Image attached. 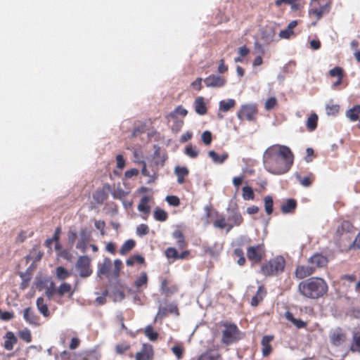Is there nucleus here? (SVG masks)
<instances>
[{"instance_id":"obj_14","label":"nucleus","mask_w":360,"mask_h":360,"mask_svg":"<svg viewBox=\"0 0 360 360\" xmlns=\"http://www.w3.org/2000/svg\"><path fill=\"white\" fill-rule=\"evenodd\" d=\"M314 267L311 266H298L295 269V276L299 279L306 278L314 274Z\"/></svg>"},{"instance_id":"obj_25","label":"nucleus","mask_w":360,"mask_h":360,"mask_svg":"<svg viewBox=\"0 0 360 360\" xmlns=\"http://www.w3.org/2000/svg\"><path fill=\"white\" fill-rule=\"evenodd\" d=\"M36 304L37 309L44 317H49L50 316V311L49 310L47 304L45 302L43 297H39L37 300Z\"/></svg>"},{"instance_id":"obj_45","label":"nucleus","mask_w":360,"mask_h":360,"mask_svg":"<svg viewBox=\"0 0 360 360\" xmlns=\"http://www.w3.org/2000/svg\"><path fill=\"white\" fill-rule=\"evenodd\" d=\"M70 276V273L63 266L56 268V276L60 280H64Z\"/></svg>"},{"instance_id":"obj_27","label":"nucleus","mask_w":360,"mask_h":360,"mask_svg":"<svg viewBox=\"0 0 360 360\" xmlns=\"http://www.w3.org/2000/svg\"><path fill=\"white\" fill-rule=\"evenodd\" d=\"M112 266L111 260L109 258H105L103 262L99 265L98 276L106 275L109 273Z\"/></svg>"},{"instance_id":"obj_43","label":"nucleus","mask_w":360,"mask_h":360,"mask_svg":"<svg viewBox=\"0 0 360 360\" xmlns=\"http://www.w3.org/2000/svg\"><path fill=\"white\" fill-rule=\"evenodd\" d=\"M154 217L156 220L164 221L167 218V214L162 209H156L154 212Z\"/></svg>"},{"instance_id":"obj_8","label":"nucleus","mask_w":360,"mask_h":360,"mask_svg":"<svg viewBox=\"0 0 360 360\" xmlns=\"http://www.w3.org/2000/svg\"><path fill=\"white\" fill-rule=\"evenodd\" d=\"M226 79L224 77L212 75L204 79V82L207 87L219 88L226 84Z\"/></svg>"},{"instance_id":"obj_44","label":"nucleus","mask_w":360,"mask_h":360,"mask_svg":"<svg viewBox=\"0 0 360 360\" xmlns=\"http://www.w3.org/2000/svg\"><path fill=\"white\" fill-rule=\"evenodd\" d=\"M265 211L268 214L273 212V199L271 196H266L264 199Z\"/></svg>"},{"instance_id":"obj_26","label":"nucleus","mask_w":360,"mask_h":360,"mask_svg":"<svg viewBox=\"0 0 360 360\" xmlns=\"http://www.w3.org/2000/svg\"><path fill=\"white\" fill-rule=\"evenodd\" d=\"M209 157L216 164H222L225 160H227L229 155L227 153H224L221 155H218L215 151L210 150L208 152Z\"/></svg>"},{"instance_id":"obj_38","label":"nucleus","mask_w":360,"mask_h":360,"mask_svg":"<svg viewBox=\"0 0 360 360\" xmlns=\"http://www.w3.org/2000/svg\"><path fill=\"white\" fill-rule=\"evenodd\" d=\"M351 349L353 352H360V332H357L354 334Z\"/></svg>"},{"instance_id":"obj_19","label":"nucleus","mask_w":360,"mask_h":360,"mask_svg":"<svg viewBox=\"0 0 360 360\" xmlns=\"http://www.w3.org/2000/svg\"><path fill=\"white\" fill-rule=\"evenodd\" d=\"M194 107L196 113L200 115H203L207 112V107L204 101V98L199 96L195 98L194 102Z\"/></svg>"},{"instance_id":"obj_10","label":"nucleus","mask_w":360,"mask_h":360,"mask_svg":"<svg viewBox=\"0 0 360 360\" xmlns=\"http://www.w3.org/2000/svg\"><path fill=\"white\" fill-rule=\"evenodd\" d=\"M331 7V1L329 0L326 2L323 5H320L318 8L311 9L310 14L314 15L317 20L329 13Z\"/></svg>"},{"instance_id":"obj_59","label":"nucleus","mask_w":360,"mask_h":360,"mask_svg":"<svg viewBox=\"0 0 360 360\" xmlns=\"http://www.w3.org/2000/svg\"><path fill=\"white\" fill-rule=\"evenodd\" d=\"M129 349V346L127 344L117 345L115 347L117 353L122 354Z\"/></svg>"},{"instance_id":"obj_48","label":"nucleus","mask_w":360,"mask_h":360,"mask_svg":"<svg viewBox=\"0 0 360 360\" xmlns=\"http://www.w3.org/2000/svg\"><path fill=\"white\" fill-rule=\"evenodd\" d=\"M296 179L300 181V184L304 187H309L311 184V180L310 176H305L304 178H301L299 174H295Z\"/></svg>"},{"instance_id":"obj_41","label":"nucleus","mask_w":360,"mask_h":360,"mask_svg":"<svg viewBox=\"0 0 360 360\" xmlns=\"http://www.w3.org/2000/svg\"><path fill=\"white\" fill-rule=\"evenodd\" d=\"M185 153L191 158H195L198 155L199 151L195 146L189 145L186 147Z\"/></svg>"},{"instance_id":"obj_24","label":"nucleus","mask_w":360,"mask_h":360,"mask_svg":"<svg viewBox=\"0 0 360 360\" xmlns=\"http://www.w3.org/2000/svg\"><path fill=\"white\" fill-rule=\"evenodd\" d=\"M236 105L235 100L229 98L227 100L220 101L219 103V110L224 112H228L231 109L233 108Z\"/></svg>"},{"instance_id":"obj_28","label":"nucleus","mask_w":360,"mask_h":360,"mask_svg":"<svg viewBox=\"0 0 360 360\" xmlns=\"http://www.w3.org/2000/svg\"><path fill=\"white\" fill-rule=\"evenodd\" d=\"M285 318L288 321H290L297 328H302L306 327V326H307V323L304 321H302L300 319H295L293 316L291 312H290V311H286L285 313Z\"/></svg>"},{"instance_id":"obj_54","label":"nucleus","mask_w":360,"mask_h":360,"mask_svg":"<svg viewBox=\"0 0 360 360\" xmlns=\"http://www.w3.org/2000/svg\"><path fill=\"white\" fill-rule=\"evenodd\" d=\"M329 75L331 77H338V78L343 77V70L340 67H335L334 68L330 70Z\"/></svg>"},{"instance_id":"obj_11","label":"nucleus","mask_w":360,"mask_h":360,"mask_svg":"<svg viewBox=\"0 0 360 360\" xmlns=\"http://www.w3.org/2000/svg\"><path fill=\"white\" fill-rule=\"evenodd\" d=\"M153 355V352L152 346L144 344L141 350L136 353V360H151Z\"/></svg>"},{"instance_id":"obj_63","label":"nucleus","mask_w":360,"mask_h":360,"mask_svg":"<svg viewBox=\"0 0 360 360\" xmlns=\"http://www.w3.org/2000/svg\"><path fill=\"white\" fill-rule=\"evenodd\" d=\"M107 294H108V291L105 290L103 292L102 296H99V297H96V299L95 300V302L96 303V304L101 305V304H105V301H106L105 296L107 295Z\"/></svg>"},{"instance_id":"obj_23","label":"nucleus","mask_w":360,"mask_h":360,"mask_svg":"<svg viewBox=\"0 0 360 360\" xmlns=\"http://www.w3.org/2000/svg\"><path fill=\"white\" fill-rule=\"evenodd\" d=\"M4 347L7 350H11L13 345L17 342V338L12 332H7L4 337Z\"/></svg>"},{"instance_id":"obj_39","label":"nucleus","mask_w":360,"mask_h":360,"mask_svg":"<svg viewBox=\"0 0 360 360\" xmlns=\"http://www.w3.org/2000/svg\"><path fill=\"white\" fill-rule=\"evenodd\" d=\"M255 198V194L252 191V188L250 186H244L243 188V198L245 200H253Z\"/></svg>"},{"instance_id":"obj_56","label":"nucleus","mask_w":360,"mask_h":360,"mask_svg":"<svg viewBox=\"0 0 360 360\" xmlns=\"http://www.w3.org/2000/svg\"><path fill=\"white\" fill-rule=\"evenodd\" d=\"M95 227L101 231V235L104 236L105 231L104 228L105 226V223L103 220H95L94 221Z\"/></svg>"},{"instance_id":"obj_58","label":"nucleus","mask_w":360,"mask_h":360,"mask_svg":"<svg viewBox=\"0 0 360 360\" xmlns=\"http://www.w3.org/2000/svg\"><path fill=\"white\" fill-rule=\"evenodd\" d=\"M214 226L221 229H224L227 226L225 218L221 217L215 220Z\"/></svg>"},{"instance_id":"obj_29","label":"nucleus","mask_w":360,"mask_h":360,"mask_svg":"<svg viewBox=\"0 0 360 360\" xmlns=\"http://www.w3.org/2000/svg\"><path fill=\"white\" fill-rule=\"evenodd\" d=\"M297 25V24H288V26L287 27L286 29L280 31L278 34L280 38L289 39L292 37H294L295 33L293 29Z\"/></svg>"},{"instance_id":"obj_55","label":"nucleus","mask_w":360,"mask_h":360,"mask_svg":"<svg viewBox=\"0 0 360 360\" xmlns=\"http://www.w3.org/2000/svg\"><path fill=\"white\" fill-rule=\"evenodd\" d=\"M166 201L170 205L176 207L180 204V200L178 197L174 195H168L166 197Z\"/></svg>"},{"instance_id":"obj_5","label":"nucleus","mask_w":360,"mask_h":360,"mask_svg":"<svg viewBox=\"0 0 360 360\" xmlns=\"http://www.w3.org/2000/svg\"><path fill=\"white\" fill-rule=\"evenodd\" d=\"M90 262L91 260L87 256L79 257L76 264V269L81 277H88L91 274L92 271L89 268Z\"/></svg>"},{"instance_id":"obj_21","label":"nucleus","mask_w":360,"mask_h":360,"mask_svg":"<svg viewBox=\"0 0 360 360\" xmlns=\"http://www.w3.org/2000/svg\"><path fill=\"white\" fill-rule=\"evenodd\" d=\"M273 337L266 335L262 338L261 344L262 346V352L264 356H268L271 351V347L270 345V342L272 340Z\"/></svg>"},{"instance_id":"obj_33","label":"nucleus","mask_w":360,"mask_h":360,"mask_svg":"<svg viewBox=\"0 0 360 360\" xmlns=\"http://www.w3.org/2000/svg\"><path fill=\"white\" fill-rule=\"evenodd\" d=\"M340 105L334 104L332 101L328 102L326 105V112L328 115H335L338 113Z\"/></svg>"},{"instance_id":"obj_22","label":"nucleus","mask_w":360,"mask_h":360,"mask_svg":"<svg viewBox=\"0 0 360 360\" xmlns=\"http://www.w3.org/2000/svg\"><path fill=\"white\" fill-rule=\"evenodd\" d=\"M189 173L188 169L186 167H176L174 168V174L177 176V182L182 184L184 182V177Z\"/></svg>"},{"instance_id":"obj_15","label":"nucleus","mask_w":360,"mask_h":360,"mask_svg":"<svg viewBox=\"0 0 360 360\" xmlns=\"http://www.w3.org/2000/svg\"><path fill=\"white\" fill-rule=\"evenodd\" d=\"M331 343L335 346L342 345L346 340L345 335L339 330L333 332L330 336Z\"/></svg>"},{"instance_id":"obj_37","label":"nucleus","mask_w":360,"mask_h":360,"mask_svg":"<svg viewBox=\"0 0 360 360\" xmlns=\"http://www.w3.org/2000/svg\"><path fill=\"white\" fill-rule=\"evenodd\" d=\"M318 116L316 114H311L307 120V127L310 131H313L317 126Z\"/></svg>"},{"instance_id":"obj_20","label":"nucleus","mask_w":360,"mask_h":360,"mask_svg":"<svg viewBox=\"0 0 360 360\" xmlns=\"http://www.w3.org/2000/svg\"><path fill=\"white\" fill-rule=\"evenodd\" d=\"M297 206V202L294 199H288L286 201L283 202L281 206V210L283 213L288 214L292 212Z\"/></svg>"},{"instance_id":"obj_3","label":"nucleus","mask_w":360,"mask_h":360,"mask_svg":"<svg viewBox=\"0 0 360 360\" xmlns=\"http://www.w3.org/2000/svg\"><path fill=\"white\" fill-rule=\"evenodd\" d=\"M221 342L226 345L232 344L240 338V332L234 324H223Z\"/></svg>"},{"instance_id":"obj_2","label":"nucleus","mask_w":360,"mask_h":360,"mask_svg":"<svg viewBox=\"0 0 360 360\" xmlns=\"http://www.w3.org/2000/svg\"><path fill=\"white\" fill-rule=\"evenodd\" d=\"M298 290L303 296L316 299L326 293L328 285L323 279L313 277L301 282Z\"/></svg>"},{"instance_id":"obj_1","label":"nucleus","mask_w":360,"mask_h":360,"mask_svg":"<svg viewBox=\"0 0 360 360\" xmlns=\"http://www.w3.org/2000/svg\"><path fill=\"white\" fill-rule=\"evenodd\" d=\"M294 155L290 149L282 145L269 147L263 155L264 167L269 172L281 175L289 171L293 164Z\"/></svg>"},{"instance_id":"obj_42","label":"nucleus","mask_w":360,"mask_h":360,"mask_svg":"<svg viewBox=\"0 0 360 360\" xmlns=\"http://www.w3.org/2000/svg\"><path fill=\"white\" fill-rule=\"evenodd\" d=\"M145 334L148 338V339L151 341H155L157 340L158 334L155 332L152 326H148L145 329Z\"/></svg>"},{"instance_id":"obj_32","label":"nucleus","mask_w":360,"mask_h":360,"mask_svg":"<svg viewBox=\"0 0 360 360\" xmlns=\"http://www.w3.org/2000/svg\"><path fill=\"white\" fill-rule=\"evenodd\" d=\"M353 229V226L349 221H343L337 229V233L339 236L342 235L344 233H349Z\"/></svg>"},{"instance_id":"obj_50","label":"nucleus","mask_w":360,"mask_h":360,"mask_svg":"<svg viewBox=\"0 0 360 360\" xmlns=\"http://www.w3.org/2000/svg\"><path fill=\"white\" fill-rule=\"evenodd\" d=\"M262 272L264 275H273L275 274L273 267L270 262H269L267 264L263 265L261 269Z\"/></svg>"},{"instance_id":"obj_13","label":"nucleus","mask_w":360,"mask_h":360,"mask_svg":"<svg viewBox=\"0 0 360 360\" xmlns=\"http://www.w3.org/2000/svg\"><path fill=\"white\" fill-rule=\"evenodd\" d=\"M309 262L311 266H314L315 269L316 268L326 266L328 263V259L321 254H314L309 259Z\"/></svg>"},{"instance_id":"obj_35","label":"nucleus","mask_w":360,"mask_h":360,"mask_svg":"<svg viewBox=\"0 0 360 360\" xmlns=\"http://www.w3.org/2000/svg\"><path fill=\"white\" fill-rule=\"evenodd\" d=\"M135 246L134 240L129 239L124 242L120 248V253L122 255L127 254Z\"/></svg>"},{"instance_id":"obj_64","label":"nucleus","mask_w":360,"mask_h":360,"mask_svg":"<svg viewBox=\"0 0 360 360\" xmlns=\"http://www.w3.org/2000/svg\"><path fill=\"white\" fill-rule=\"evenodd\" d=\"M77 238V234L76 232L70 231L68 233V239L69 243L71 244V245H72L74 244Z\"/></svg>"},{"instance_id":"obj_12","label":"nucleus","mask_w":360,"mask_h":360,"mask_svg":"<svg viewBox=\"0 0 360 360\" xmlns=\"http://www.w3.org/2000/svg\"><path fill=\"white\" fill-rule=\"evenodd\" d=\"M23 318L30 325H39V317L35 314L34 309L31 307H27L24 309Z\"/></svg>"},{"instance_id":"obj_57","label":"nucleus","mask_w":360,"mask_h":360,"mask_svg":"<svg viewBox=\"0 0 360 360\" xmlns=\"http://www.w3.org/2000/svg\"><path fill=\"white\" fill-rule=\"evenodd\" d=\"M165 254L168 258L177 259V257H178V252H177L176 250L174 248H167L165 252Z\"/></svg>"},{"instance_id":"obj_31","label":"nucleus","mask_w":360,"mask_h":360,"mask_svg":"<svg viewBox=\"0 0 360 360\" xmlns=\"http://www.w3.org/2000/svg\"><path fill=\"white\" fill-rule=\"evenodd\" d=\"M360 113V105H355L354 108L348 110L346 112V116L352 121H356L358 120L359 114Z\"/></svg>"},{"instance_id":"obj_49","label":"nucleus","mask_w":360,"mask_h":360,"mask_svg":"<svg viewBox=\"0 0 360 360\" xmlns=\"http://www.w3.org/2000/svg\"><path fill=\"white\" fill-rule=\"evenodd\" d=\"M19 336L21 339L25 340L26 342H30L32 340V336L30 330L28 329H24L19 332Z\"/></svg>"},{"instance_id":"obj_4","label":"nucleus","mask_w":360,"mask_h":360,"mask_svg":"<svg viewBox=\"0 0 360 360\" xmlns=\"http://www.w3.org/2000/svg\"><path fill=\"white\" fill-rule=\"evenodd\" d=\"M257 113V105L255 104H245L240 107L237 112V117L243 121H254Z\"/></svg>"},{"instance_id":"obj_46","label":"nucleus","mask_w":360,"mask_h":360,"mask_svg":"<svg viewBox=\"0 0 360 360\" xmlns=\"http://www.w3.org/2000/svg\"><path fill=\"white\" fill-rule=\"evenodd\" d=\"M45 295L50 299L57 292L54 283L50 281L46 286Z\"/></svg>"},{"instance_id":"obj_53","label":"nucleus","mask_w":360,"mask_h":360,"mask_svg":"<svg viewBox=\"0 0 360 360\" xmlns=\"http://www.w3.org/2000/svg\"><path fill=\"white\" fill-rule=\"evenodd\" d=\"M148 231H149L148 226L143 224H140L136 228V233L139 236H143L146 235L148 233Z\"/></svg>"},{"instance_id":"obj_62","label":"nucleus","mask_w":360,"mask_h":360,"mask_svg":"<svg viewBox=\"0 0 360 360\" xmlns=\"http://www.w3.org/2000/svg\"><path fill=\"white\" fill-rule=\"evenodd\" d=\"M116 161H117V167L119 169L124 168L125 165V160L124 159V157L122 155H117L116 157Z\"/></svg>"},{"instance_id":"obj_18","label":"nucleus","mask_w":360,"mask_h":360,"mask_svg":"<svg viewBox=\"0 0 360 360\" xmlns=\"http://www.w3.org/2000/svg\"><path fill=\"white\" fill-rule=\"evenodd\" d=\"M272 265L275 274L283 271L285 266V260L282 257H277L269 261Z\"/></svg>"},{"instance_id":"obj_36","label":"nucleus","mask_w":360,"mask_h":360,"mask_svg":"<svg viewBox=\"0 0 360 360\" xmlns=\"http://www.w3.org/2000/svg\"><path fill=\"white\" fill-rule=\"evenodd\" d=\"M188 113V111L184 108L181 105L177 106L172 112L169 113L168 115V118L176 119L178 115L186 116Z\"/></svg>"},{"instance_id":"obj_34","label":"nucleus","mask_w":360,"mask_h":360,"mask_svg":"<svg viewBox=\"0 0 360 360\" xmlns=\"http://www.w3.org/2000/svg\"><path fill=\"white\" fill-rule=\"evenodd\" d=\"M265 295V290L263 287L259 286L257 291V295L254 296L251 300V305L257 306L259 301L262 300L263 296Z\"/></svg>"},{"instance_id":"obj_30","label":"nucleus","mask_w":360,"mask_h":360,"mask_svg":"<svg viewBox=\"0 0 360 360\" xmlns=\"http://www.w3.org/2000/svg\"><path fill=\"white\" fill-rule=\"evenodd\" d=\"M150 198L148 196H143L140 201V203L138 205V210L144 212L146 214H148L150 212V207L148 205Z\"/></svg>"},{"instance_id":"obj_52","label":"nucleus","mask_w":360,"mask_h":360,"mask_svg":"<svg viewBox=\"0 0 360 360\" xmlns=\"http://www.w3.org/2000/svg\"><path fill=\"white\" fill-rule=\"evenodd\" d=\"M276 104V98L275 97H271L266 101L264 107L266 110H270L274 108Z\"/></svg>"},{"instance_id":"obj_6","label":"nucleus","mask_w":360,"mask_h":360,"mask_svg":"<svg viewBox=\"0 0 360 360\" xmlns=\"http://www.w3.org/2000/svg\"><path fill=\"white\" fill-rule=\"evenodd\" d=\"M263 244L249 247L247 250V257L250 260L255 262H259L264 254Z\"/></svg>"},{"instance_id":"obj_61","label":"nucleus","mask_w":360,"mask_h":360,"mask_svg":"<svg viewBox=\"0 0 360 360\" xmlns=\"http://www.w3.org/2000/svg\"><path fill=\"white\" fill-rule=\"evenodd\" d=\"M172 352L177 357L178 359H180L182 356L183 349L180 346H174L172 348Z\"/></svg>"},{"instance_id":"obj_17","label":"nucleus","mask_w":360,"mask_h":360,"mask_svg":"<svg viewBox=\"0 0 360 360\" xmlns=\"http://www.w3.org/2000/svg\"><path fill=\"white\" fill-rule=\"evenodd\" d=\"M229 220L230 221V224L228 225L227 231H229L233 226H240L243 223L241 214L236 211L232 212L229 215Z\"/></svg>"},{"instance_id":"obj_9","label":"nucleus","mask_w":360,"mask_h":360,"mask_svg":"<svg viewBox=\"0 0 360 360\" xmlns=\"http://www.w3.org/2000/svg\"><path fill=\"white\" fill-rule=\"evenodd\" d=\"M91 238V232L86 229H81L79 232V240L77 243L76 248L80 250L82 252H85L86 250V244Z\"/></svg>"},{"instance_id":"obj_51","label":"nucleus","mask_w":360,"mask_h":360,"mask_svg":"<svg viewBox=\"0 0 360 360\" xmlns=\"http://www.w3.org/2000/svg\"><path fill=\"white\" fill-rule=\"evenodd\" d=\"M201 139L206 146H209L212 140L211 132L209 131H205L201 135Z\"/></svg>"},{"instance_id":"obj_16","label":"nucleus","mask_w":360,"mask_h":360,"mask_svg":"<svg viewBox=\"0 0 360 360\" xmlns=\"http://www.w3.org/2000/svg\"><path fill=\"white\" fill-rule=\"evenodd\" d=\"M197 360H221V357L217 350L209 349L200 354Z\"/></svg>"},{"instance_id":"obj_40","label":"nucleus","mask_w":360,"mask_h":360,"mask_svg":"<svg viewBox=\"0 0 360 360\" xmlns=\"http://www.w3.org/2000/svg\"><path fill=\"white\" fill-rule=\"evenodd\" d=\"M148 282V276L146 272H141L139 277L135 281V286L140 288L143 285H146Z\"/></svg>"},{"instance_id":"obj_60","label":"nucleus","mask_w":360,"mask_h":360,"mask_svg":"<svg viewBox=\"0 0 360 360\" xmlns=\"http://www.w3.org/2000/svg\"><path fill=\"white\" fill-rule=\"evenodd\" d=\"M297 1H293L292 3H288L287 4L288 5H290L291 11H293V12H298L302 8V6L301 5V4H300Z\"/></svg>"},{"instance_id":"obj_7","label":"nucleus","mask_w":360,"mask_h":360,"mask_svg":"<svg viewBox=\"0 0 360 360\" xmlns=\"http://www.w3.org/2000/svg\"><path fill=\"white\" fill-rule=\"evenodd\" d=\"M139 164H141L142 165V169H141V174L143 176H148L149 179L148 180V184H151L155 181V179H156V173H157V168H155L154 165H157V162L150 163L148 165L149 167H151V172L149 171V169L147 168V165L145 161H140L139 162Z\"/></svg>"},{"instance_id":"obj_47","label":"nucleus","mask_w":360,"mask_h":360,"mask_svg":"<svg viewBox=\"0 0 360 360\" xmlns=\"http://www.w3.org/2000/svg\"><path fill=\"white\" fill-rule=\"evenodd\" d=\"M71 288V285L69 283H63L57 289V292L60 296H63L65 293L70 292Z\"/></svg>"}]
</instances>
